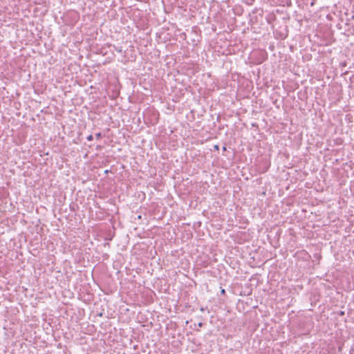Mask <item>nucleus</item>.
<instances>
[{
    "label": "nucleus",
    "instance_id": "f257e3e1",
    "mask_svg": "<svg viewBox=\"0 0 354 354\" xmlns=\"http://www.w3.org/2000/svg\"><path fill=\"white\" fill-rule=\"evenodd\" d=\"M101 137H102V134H101V133H96V134H95V138H96L97 140L100 139V138H101Z\"/></svg>",
    "mask_w": 354,
    "mask_h": 354
},
{
    "label": "nucleus",
    "instance_id": "f03ea898",
    "mask_svg": "<svg viewBox=\"0 0 354 354\" xmlns=\"http://www.w3.org/2000/svg\"><path fill=\"white\" fill-rule=\"evenodd\" d=\"M86 139H87V140H88V141H91V140H93V136H92V135H89V136L86 138Z\"/></svg>",
    "mask_w": 354,
    "mask_h": 354
},
{
    "label": "nucleus",
    "instance_id": "7ed1b4c3",
    "mask_svg": "<svg viewBox=\"0 0 354 354\" xmlns=\"http://www.w3.org/2000/svg\"><path fill=\"white\" fill-rule=\"evenodd\" d=\"M221 294L224 295L225 293V290L224 289H222L221 290Z\"/></svg>",
    "mask_w": 354,
    "mask_h": 354
},
{
    "label": "nucleus",
    "instance_id": "20e7f679",
    "mask_svg": "<svg viewBox=\"0 0 354 354\" xmlns=\"http://www.w3.org/2000/svg\"><path fill=\"white\" fill-rule=\"evenodd\" d=\"M202 326H203V323L202 322L198 323V326L201 327Z\"/></svg>",
    "mask_w": 354,
    "mask_h": 354
},
{
    "label": "nucleus",
    "instance_id": "39448f33",
    "mask_svg": "<svg viewBox=\"0 0 354 354\" xmlns=\"http://www.w3.org/2000/svg\"><path fill=\"white\" fill-rule=\"evenodd\" d=\"M214 148H215L216 149H218V145H214Z\"/></svg>",
    "mask_w": 354,
    "mask_h": 354
},
{
    "label": "nucleus",
    "instance_id": "423d86ee",
    "mask_svg": "<svg viewBox=\"0 0 354 354\" xmlns=\"http://www.w3.org/2000/svg\"><path fill=\"white\" fill-rule=\"evenodd\" d=\"M117 50H118V52H121V51H122V50H121V49H119V48H117Z\"/></svg>",
    "mask_w": 354,
    "mask_h": 354
},
{
    "label": "nucleus",
    "instance_id": "0eeeda50",
    "mask_svg": "<svg viewBox=\"0 0 354 354\" xmlns=\"http://www.w3.org/2000/svg\"><path fill=\"white\" fill-rule=\"evenodd\" d=\"M117 50H118V52H121V51H122V50H121V49H119V48H117Z\"/></svg>",
    "mask_w": 354,
    "mask_h": 354
}]
</instances>
